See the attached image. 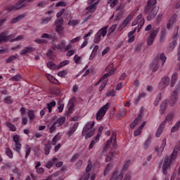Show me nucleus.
Segmentation results:
<instances>
[{"mask_svg": "<svg viewBox=\"0 0 180 180\" xmlns=\"http://www.w3.org/2000/svg\"><path fill=\"white\" fill-rule=\"evenodd\" d=\"M165 146H167V139H164L162 141V144L160 146V147L157 146L155 148V151H157L158 154V153H162V151H164V148H165Z\"/></svg>", "mask_w": 180, "mask_h": 180, "instance_id": "obj_16", "label": "nucleus"}, {"mask_svg": "<svg viewBox=\"0 0 180 180\" xmlns=\"http://www.w3.org/2000/svg\"><path fill=\"white\" fill-rule=\"evenodd\" d=\"M53 123H56V125L58 124V127L63 126V124H64V123H65V117H62L58 118Z\"/></svg>", "mask_w": 180, "mask_h": 180, "instance_id": "obj_22", "label": "nucleus"}, {"mask_svg": "<svg viewBox=\"0 0 180 180\" xmlns=\"http://www.w3.org/2000/svg\"><path fill=\"white\" fill-rule=\"evenodd\" d=\"M101 137V134H98L95 137V139L92 140L90 143V145L89 146V150H92L94 148V146L96 144V140H99V138Z\"/></svg>", "mask_w": 180, "mask_h": 180, "instance_id": "obj_25", "label": "nucleus"}, {"mask_svg": "<svg viewBox=\"0 0 180 180\" xmlns=\"http://www.w3.org/2000/svg\"><path fill=\"white\" fill-rule=\"evenodd\" d=\"M101 35L97 32L95 34L94 41L96 44H98L99 41H101Z\"/></svg>", "mask_w": 180, "mask_h": 180, "instance_id": "obj_45", "label": "nucleus"}, {"mask_svg": "<svg viewBox=\"0 0 180 180\" xmlns=\"http://www.w3.org/2000/svg\"><path fill=\"white\" fill-rule=\"evenodd\" d=\"M155 4H157V0H148L146 6H148V8H154Z\"/></svg>", "mask_w": 180, "mask_h": 180, "instance_id": "obj_41", "label": "nucleus"}, {"mask_svg": "<svg viewBox=\"0 0 180 180\" xmlns=\"http://www.w3.org/2000/svg\"><path fill=\"white\" fill-rule=\"evenodd\" d=\"M160 82L164 84L166 86H168V85H169V77H163Z\"/></svg>", "mask_w": 180, "mask_h": 180, "instance_id": "obj_38", "label": "nucleus"}, {"mask_svg": "<svg viewBox=\"0 0 180 180\" xmlns=\"http://www.w3.org/2000/svg\"><path fill=\"white\" fill-rule=\"evenodd\" d=\"M21 78L22 77H20V75H16L14 77H11V79L12 81H20Z\"/></svg>", "mask_w": 180, "mask_h": 180, "instance_id": "obj_63", "label": "nucleus"}, {"mask_svg": "<svg viewBox=\"0 0 180 180\" xmlns=\"http://www.w3.org/2000/svg\"><path fill=\"white\" fill-rule=\"evenodd\" d=\"M13 102V101L12 100L11 96H7L4 98V103H7L8 105H11V103H12Z\"/></svg>", "mask_w": 180, "mask_h": 180, "instance_id": "obj_49", "label": "nucleus"}, {"mask_svg": "<svg viewBox=\"0 0 180 180\" xmlns=\"http://www.w3.org/2000/svg\"><path fill=\"white\" fill-rule=\"evenodd\" d=\"M19 9H22V7H21L19 1L18 2V4L15 6H11L6 8V11L8 12H12V11H19Z\"/></svg>", "mask_w": 180, "mask_h": 180, "instance_id": "obj_17", "label": "nucleus"}, {"mask_svg": "<svg viewBox=\"0 0 180 180\" xmlns=\"http://www.w3.org/2000/svg\"><path fill=\"white\" fill-rule=\"evenodd\" d=\"M41 37H42V39H53V35L49 34H46V33L43 34L41 35Z\"/></svg>", "mask_w": 180, "mask_h": 180, "instance_id": "obj_59", "label": "nucleus"}, {"mask_svg": "<svg viewBox=\"0 0 180 180\" xmlns=\"http://www.w3.org/2000/svg\"><path fill=\"white\" fill-rule=\"evenodd\" d=\"M23 18H25V14L20 15L16 18H13L11 20V23H18V22H20V20H22Z\"/></svg>", "mask_w": 180, "mask_h": 180, "instance_id": "obj_27", "label": "nucleus"}, {"mask_svg": "<svg viewBox=\"0 0 180 180\" xmlns=\"http://www.w3.org/2000/svg\"><path fill=\"white\" fill-rule=\"evenodd\" d=\"M6 154L9 158H13V153L12 152V150L7 148L6 150Z\"/></svg>", "mask_w": 180, "mask_h": 180, "instance_id": "obj_50", "label": "nucleus"}, {"mask_svg": "<svg viewBox=\"0 0 180 180\" xmlns=\"http://www.w3.org/2000/svg\"><path fill=\"white\" fill-rule=\"evenodd\" d=\"M46 77L47 78V79H49V81H50V82H51L52 84H55V81H57V79H56V78H54L50 74H46Z\"/></svg>", "mask_w": 180, "mask_h": 180, "instance_id": "obj_44", "label": "nucleus"}, {"mask_svg": "<svg viewBox=\"0 0 180 180\" xmlns=\"http://www.w3.org/2000/svg\"><path fill=\"white\" fill-rule=\"evenodd\" d=\"M46 65L50 70H57V65L51 61L49 62Z\"/></svg>", "mask_w": 180, "mask_h": 180, "instance_id": "obj_36", "label": "nucleus"}, {"mask_svg": "<svg viewBox=\"0 0 180 180\" xmlns=\"http://www.w3.org/2000/svg\"><path fill=\"white\" fill-rule=\"evenodd\" d=\"M55 25H64V18H63V17L57 18L55 21Z\"/></svg>", "mask_w": 180, "mask_h": 180, "instance_id": "obj_35", "label": "nucleus"}, {"mask_svg": "<svg viewBox=\"0 0 180 180\" xmlns=\"http://www.w3.org/2000/svg\"><path fill=\"white\" fill-rule=\"evenodd\" d=\"M58 77H61V78H65L67 75V70H63L58 73Z\"/></svg>", "mask_w": 180, "mask_h": 180, "instance_id": "obj_57", "label": "nucleus"}, {"mask_svg": "<svg viewBox=\"0 0 180 180\" xmlns=\"http://www.w3.org/2000/svg\"><path fill=\"white\" fill-rule=\"evenodd\" d=\"M99 2H101V1H98L96 2H95L94 4L89 6L88 7H86V11H92V9H96V6L98 5Z\"/></svg>", "mask_w": 180, "mask_h": 180, "instance_id": "obj_33", "label": "nucleus"}, {"mask_svg": "<svg viewBox=\"0 0 180 180\" xmlns=\"http://www.w3.org/2000/svg\"><path fill=\"white\" fill-rule=\"evenodd\" d=\"M131 18H133V15H129L124 21L120 25V27L118 29V30L120 32H122V30H123V29H124V27H126V26H127V25H129V22H130V20H131Z\"/></svg>", "mask_w": 180, "mask_h": 180, "instance_id": "obj_10", "label": "nucleus"}, {"mask_svg": "<svg viewBox=\"0 0 180 180\" xmlns=\"http://www.w3.org/2000/svg\"><path fill=\"white\" fill-rule=\"evenodd\" d=\"M131 162L130 160H127L122 167V171H126L129 168V167H130Z\"/></svg>", "mask_w": 180, "mask_h": 180, "instance_id": "obj_51", "label": "nucleus"}, {"mask_svg": "<svg viewBox=\"0 0 180 180\" xmlns=\"http://www.w3.org/2000/svg\"><path fill=\"white\" fill-rule=\"evenodd\" d=\"M95 126V122L93 121V122L91 124V122H87L82 130V136H85V139L88 140V139H91L94 134H95V129H94V127Z\"/></svg>", "mask_w": 180, "mask_h": 180, "instance_id": "obj_2", "label": "nucleus"}, {"mask_svg": "<svg viewBox=\"0 0 180 180\" xmlns=\"http://www.w3.org/2000/svg\"><path fill=\"white\" fill-rule=\"evenodd\" d=\"M112 167H113V165L112 164H110V163H109L106 166V167H105V170L103 172L104 176H106V175H108V174H109V171H110V169H112Z\"/></svg>", "mask_w": 180, "mask_h": 180, "instance_id": "obj_29", "label": "nucleus"}, {"mask_svg": "<svg viewBox=\"0 0 180 180\" xmlns=\"http://www.w3.org/2000/svg\"><path fill=\"white\" fill-rule=\"evenodd\" d=\"M20 6H21V9L23 8H26L27 4L30 2H33V0H19L18 1Z\"/></svg>", "mask_w": 180, "mask_h": 180, "instance_id": "obj_24", "label": "nucleus"}, {"mask_svg": "<svg viewBox=\"0 0 180 180\" xmlns=\"http://www.w3.org/2000/svg\"><path fill=\"white\" fill-rule=\"evenodd\" d=\"M174 18H171V19L169 20V22H168L167 25V29H169V27H171V26H174Z\"/></svg>", "mask_w": 180, "mask_h": 180, "instance_id": "obj_62", "label": "nucleus"}, {"mask_svg": "<svg viewBox=\"0 0 180 180\" xmlns=\"http://www.w3.org/2000/svg\"><path fill=\"white\" fill-rule=\"evenodd\" d=\"M116 26H117V25L115 24V25H112L109 28L108 36H110L111 33H113L115 32V30H116Z\"/></svg>", "mask_w": 180, "mask_h": 180, "instance_id": "obj_47", "label": "nucleus"}, {"mask_svg": "<svg viewBox=\"0 0 180 180\" xmlns=\"http://www.w3.org/2000/svg\"><path fill=\"white\" fill-rule=\"evenodd\" d=\"M158 32H160V28L153 29L150 32V36L147 39V46H152L154 40H155V37H157V34H158Z\"/></svg>", "mask_w": 180, "mask_h": 180, "instance_id": "obj_6", "label": "nucleus"}, {"mask_svg": "<svg viewBox=\"0 0 180 180\" xmlns=\"http://www.w3.org/2000/svg\"><path fill=\"white\" fill-rule=\"evenodd\" d=\"M168 106V102L167 101H163L161 104H160V115H164V113L165 112V110H167V107Z\"/></svg>", "mask_w": 180, "mask_h": 180, "instance_id": "obj_19", "label": "nucleus"}, {"mask_svg": "<svg viewBox=\"0 0 180 180\" xmlns=\"http://www.w3.org/2000/svg\"><path fill=\"white\" fill-rule=\"evenodd\" d=\"M123 174H120L119 172H115L113 173L112 177L110 180H122Z\"/></svg>", "mask_w": 180, "mask_h": 180, "instance_id": "obj_18", "label": "nucleus"}, {"mask_svg": "<svg viewBox=\"0 0 180 180\" xmlns=\"http://www.w3.org/2000/svg\"><path fill=\"white\" fill-rule=\"evenodd\" d=\"M145 20L143 18V15L139 14L135 19V20L132 22L131 26H136L138 25V32H140V30L144 25Z\"/></svg>", "mask_w": 180, "mask_h": 180, "instance_id": "obj_7", "label": "nucleus"}, {"mask_svg": "<svg viewBox=\"0 0 180 180\" xmlns=\"http://www.w3.org/2000/svg\"><path fill=\"white\" fill-rule=\"evenodd\" d=\"M27 116H28L30 120H34V117H35V115H34V110H30L27 112Z\"/></svg>", "mask_w": 180, "mask_h": 180, "instance_id": "obj_32", "label": "nucleus"}, {"mask_svg": "<svg viewBox=\"0 0 180 180\" xmlns=\"http://www.w3.org/2000/svg\"><path fill=\"white\" fill-rule=\"evenodd\" d=\"M159 58L160 61H162V65H164V64L165 63V61H167V57L165 56V55L164 53H161L160 58Z\"/></svg>", "mask_w": 180, "mask_h": 180, "instance_id": "obj_56", "label": "nucleus"}, {"mask_svg": "<svg viewBox=\"0 0 180 180\" xmlns=\"http://www.w3.org/2000/svg\"><path fill=\"white\" fill-rule=\"evenodd\" d=\"M113 141H114V142L112 143V147L114 148H117V144H116V133L115 131L112 132L110 139V141H111V143Z\"/></svg>", "mask_w": 180, "mask_h": 180, "instance_id": "obj_23", "label": "nucleus"}, {"mask_svg": "<svg viewBox=\"0 0 180 180\" xmlns=\"http://www.w3.org/2000/svg\"><path fill=\"white\" fill-rule=\"evenodd\" d=\"M70 64V60H65L61 62L57 68V70H59V68H62V67H65V65H68Z\"/></svg>", "mask_w": 180, "mask_h": 180, "instance_id": "obj_39", "label": "nucleus"}, {"mask_svg": "<svg viewBox=\"0 0 180 180\" xmlns=\"http://www.w3.org/2000/svg\"><path fill=\"white\" fill-rule=\"evenodd\" d=\"M108 79L103 81V82L101 84V85L99 87V91L102 92L103 91L104 88L106 86V84H108Z\"/></svg>", "mask_w": 180, "mask_h": 180, "instance_id": "obj_53", "label": "nucleus"}, {"mask_svg": "<svg viewBox=\"0 0 180 180\" xmlns=\"http://www.w3.org/2000/svg\"><path fill=\"white\" fill-rule=\"evenodd\" d=\"M144 13L145 15H148L147 20H153V19H155V16H157V13H158V8L156 7L146 6Z\"/></svg>", "mask_w": 180, "mask_h": 180, "instance_id": "obj_3", "label": "nucleus"}, {"mask_svg": "<svg viewBox=\"0 0 180 180\" xmlns=\"http://www.w3.org/2000/svg\"><path fill=\"white\" fill-rule=\"evenodd\" d=\"M161 98H162V94L159 93L158 94V97L156 98L155 101H154V105L158 106V103H160V101H161Z\"/></svg>", "mask_w": 180, "mask_h": 180, "instance_id": "obj_42", "label": "nucleus"}, {"mask_svg": "<svg viewBox=\"0 0 180 180\" xmlns=\"http://www.w3.org/2000/svg\"><path fill=\"white\" fill-rule=\"evenodd\" d=\"M143 115V112L140 111L139 115H138V117L135 119V120L131 124L130 128L131 129H134V127H136V125L137 124V122H140V120H141L143 119V117H141Z\"/></svg>", "mask_w": 180, "mask_h": 180, "instance_id": "obj_14", "label": "nucleus"}, {"mask_svg": "<svg viewBox=\"0 0 180 180\" xmlns=\"http://www.w3.org/2000/svg\"><path fill=\"white\" fill-rule=\"evenodd\" d=\"M123 180H131V172H128L125 174V176H124Z\"/></svg>", "mask_w": 180, "mask_h": 180, "instance_id": "obj_58", "label": "nucleus"}, {"mask_svg": "<svg viewBox=\"0 0 180 180\" xmlns=\"http://www.w3.org/2000/svg\"><path fill=\"white\" fill-rule=\"evenodd\" d=\"M174 113H173V112L169 113V114L167 115V117H166L165 121H163V122H162V124H164V125L165 126V124L167 123V122H168V123H169V122H172V120H174Z\"/></svg>", "mask_w": 180, "mask_h": 180, "instance_id": "obj_20", "label": "nucleus"}, {"mask_svg": "<svg viewBox=\"0 0 180 180\" xmlns=\"http://www.w3.org/2000/svg\"><path fill=\"white\" fill-rule=\"evenodd\" d=\"M106 96H116V91L111 90L106 94Z\"/></svg>", "mask_w": 180, "mask_h": 180, "instance_id": "obj_64", "label": "nucleus"}, {"mask_svg": "<svg viewBox=\"0 0 180 180\" xmlns=\"http://www.w3.org/2000/svg\"><path fill=\"white\" fill-rule=\"evenodd\" d=\"M164 124H162V123H161V124L160 125V127L158 129L155 136L156 137H160V136H161V134L162 133V130H164Z\"/></svg>", "mask_w": 180, "mask_h": 180, "instance_id": "obj_28", "label": "nucleus"}, {"mask_svg": "<svg viewBox=\"0 0 180 180\" xmlns=\"http://www.w3.org/2000/svg\"><path fill=\"white\" fill-rule=\"evenodd\" d=\"M115 153L113 152H110L108 155H107L106 158H105V162H109V161H112V160H113V155H114Z\"/></svg>", "mask_w": 180, "mask_h": 180, "instance_id": "obj_43", "label": "nucleus"}, {"mask_svg": "<svg viewBox=\"0 0 180 180\" xmlns=\"http://www.w3.org/2000/svg\"><path fill=\"white\" fill-rule=\"evenodd\" d=\"M6 124H7V127L10 129V130L11 131H16V127H15V125H13V124H11V123L8 122Z\"/></svg>", "mask_w": 180, "mask_h": 180, "instance_id": "obj_52", "label": "nucleus"}, {"mask_svg": "<svg viewBox=\"0 0 180 180\" xmlns=\"http://www.w3.org/2000/svg\"><path fill=\"white\" fill-rule=\"evenodd\" d=\"M51 19H53V17H47L45 18H42L41 23V25H47V23L49 22L50 20H51Z\"/></svg>", "mask_w": 180, "mask_h": 180, "instance_id": "obj_40", "label": "nucleus"}, {"mask_svg": "<svg viewBox=\"0 0 180 180\" xmlns=\"http://www.w3.org/2000/svg\"><path fill=\"white\" fill-rule=\"evenodd\" d=\"M171 106H174V103H176L178 102V93L176 91H173V94L171 96V100L169 101Z\"/></svg>", "mask_w": 180, "mask_h": 180, "instance_id": "obj_15", "label": "nucleus"}, {"mask_svg": "<svg viewBox=\"0 0 180 180\" xmlns=\"http://www.w3.org/2000/svg\"><path fill=\"white\" fill-rule=\"evenodd\" d=\"M109 26H105L103 28L100 29L97 32L101 37H105L106 36V33H108V28Z\"/></svg>", "mask_w": 180, "mask_h": 180, "instance_id": "obj_21", "label": "nucleus"}, {"mask_svg": "<svg viewBox=\"0 0 180 180\" xmlns=\"http://www.w3.org/2000/svg\"><path fill=\"white\" fill-rule=\"evenodd\" d=\"M150 142H151V139L149 137L148 138L147 141L144 143V146H143L144 150H147L148 148V146H150Z\"/></svg>", "mask_w": 180, "mask_h": 180, "instance_id": "obj_55", "label": "nucleus"}, {"mask_svg": "<svg viewBox=\"0 0 180 180\" xmlns=\"http://www.w3.org/2000/svg\"><path fill=\"white\" fill-rule=\"evenodd\" d=\"M175 46H176V41L174 40L169 44V51H172V50L175 49Z\"/></svg>", "mask_w": 180, "mask_h": 180, "instance_id": "obj_46", "label": "nucleus"}, {"mask_svg": "<svg viewBox=\"0 0 180 180\" xmlns=\"http://www.w3.org/2000/svg\"><path fill=\"white\" fill-rule=\"evenodd\" d=\"M59 46H60V51H63V50H64V49H65V40H62L60 41V44H59Z\"/></svg>", "mask_w": 180, "mask_h": 180, "instance_id": "obj_60", "label": "nucleus"}, {"mask_svg": "<svg viewBox=\"0 0 180 180\" xmlns=\"http://www.w3.org/2000/svg\"><path fill=\"white\" fill-rule=\"evenodd\" d=\"M58 105H59V106L58 107V112H59V113H61V112H63V110L64 109V104H61L60 103V101H58Z\"/></svg>", "mask_w": 180, "mask_h": 180, "instance_id": "obj_61", "label": "nucleus"}, {"mask_svg": "<svg viewBox=\"0 0 180 180\" xmlns=\"http://www.w3.org/2000/svg\"><path fill=\"white\" fill-rule=\"evenodd\" d=\"M98 50H99V46L96 45L92 51V53L89 57V60H94V57L96 56V53L98 52Z\"/></svg>", "mask_w": 180, "mask_h": 180, "instance_id": "obj_26", "label": "nucleus"}, {"mask_svg": "<svg viewBox=\"0 0 180 180\" xmlns=\"http://www.w3.org/2000/svg\"><path fill=\"white\" fill-rule=\"evenodd\" d=\"M68 25L69 26H77V25H79V20H70L68 22Z\"/></svg>", "mask_w": 180, "mask_h": 180, "instance_id": "obj_34", "label": "nucleus"}, {"mask_svg": "<svg viewBox=\"0 0 180 180\" xmlns=\"http://www.w3.org/2000/svg\"><path fill=\"white\" fill-rule=\"evenodd\" d=\"M64 30L63 25H56V32L58 33V34H61L63 31Z\"/></svg>", "mask_w": 180, "mask_h": 180, "instance_id": "obj_37", "label": "nucleus"}, {"mask_svg": "<svg viewBox=\"0 0 180 180\" xmlns=\"http://www.w3.org/2000/svg\"><path fill=\"white\" fill-rule=\"evenodd\" d=\"M79 123L78 122H75L70 128V130L68 131L67 134L68 136V137H71V136H72V134H74V133H75L77 129H78V126H79Z\"/></svg>", "mask_w": 180, "mask_h": 180, "instance_id": "obj_12", "label": "nucleus"}, {"mask_svg": "<svg viewBox=\"0 0 180 180\" xmlns=\"http://www.w3.org/2000/svg\"><path fill=\"white\" fill-rule=\"evenodd\" d=\"M107 4L110 5V8H115V6L119 4V0H108Z\"/></svg>", "mask_w": 180, "mask_h": 180, "instance_id": "obj_31", "label": "nucleus"}, {"mask_svg": "<svg viewBox=\"0 0 180 180\" xmlns=\"http://www.w3.org/2000/svg\"><path fill=\"white\" fill-rule=\"evenodd\" d=\"M180 150V141L176 145L172 153L169 156L167 155L165 158V161L162 167V171L164 175H167L168 174V168H169V165H171V162L172 160H175L176 158V155H178V151Z\"/></svg>", "mask_w": 180, "mask_h": 180, "instance_id": "obj_1", "label": "nucleus"}, {"mask_svg": "<svg viewBox=\"0 0 180 180\" xmlns=\"http://www.w3.org/2000/svg\"><path fill=\"white\" fill-rule=\"evenodd\" d=\"M25 148L27 150L26 153H25V158H27L29 155H30V151L32 148H30V146L29 145H26Z\"/></svg>", "mask_w": 180, "mask_h": 180, "instance_id": "obj_54", "label": "nucleus"}, {"mask_svg": "<svg viewBox=\"0 0 180 180\" xmlns=\"http://www.w3.org/2000/svg\"><path fill=\"white\" fill-rule=\"evenodd\" d=\"M60 136H58V134H57L53 137L51 143H50V142H48L46 143L45 148H44L45 155H49L50 154V151L51 150V144H52V146H56V144H57V141H58V140H60Z\"/></svg>", "mask_w": 180, "mask_h": 180, "instance_id": "obj_4", "label": "nucleus"}, {"mask_svg": "<svg viewBox=\"0 0 180 180\" xmlns=\"http://www.w3.org/2000/svg\"><path fill=\"white\" fill-rule=\"evenodd\" d=\"M56 130H57V125L55 122H53L49 129V131L50 133H55Z\"/></svg>", "mask_w": 180, "mask_h": 180, "instance_id": "obj_48", "label": "nucleus"}, {"mask_svg": "<svg viewBox=\"0 0 180 180\" xmlns=\"http://www.w3.org/2000/svg\"><path fill=\"white\" fill-rule=\"evenodd\" d=\"M11 39V37L6 35V32H3L0 33V44L1 43H6Z\"/></svg>", "mask_w": 180, "mask_h": 180, "instance_id": "obj_13", "label": "nucleus"}, {"mask_svg": "<svg viewBox=\"0 0 180 180\" xmlns=\"http://www.w3.org/2000/svg\"><path fill=\"white\" fill-rule=\"evenodd\" d=\"M110 106V103H107L97 112L96 117V120H102V119H103V116L106 115V112H108Z\"/></svg>", "mask_w": 180, "mask_h": 180, "instance_id": "obj_5", "label": "nucleus"}, {"mask_svg": "<svg viewBox=\"0 0 180 180\" xmlns=\"http://www.w3.org/2000/svg\"><path fill=\"white\" fill-rule=\"evenodd\" d=\"M18 57H19L18 55L11 56L8 58L6 59V63L7 64H9L10 63H12L13 61H15V60H16V58H18Z\"/></svg>", "mask_w": 180, "mask_h": 180, "instance_id": "obj_30", "label": "nucleus"}, {"mask_svg": "<svg viewBox=\"0 0 180 180\" xmlns=\"http://www.w3.org/2000/svg\"><path fill=\"white\" fill-rule=\"evenodd\" d=\"M33 51H36V48L33 47H25L24 48L21 52H20V54L21 56H25V54H29L30 53H33Z\"/></svg>", "mask_w": 180, "mask_h": 180, "instance_id": "obj_11", "label": "nucleus"}, {"mask_svg": "<svg viewBox=\"0 0 180 180\" xmlns=\"http://www.w3.org/2000/svg\"><path fill=\"white\" fill-rule=\"evenodd\" d=\"M13 140L15 143V150L18 154H20V148H22V144H20V136L15 134L13 137Z\"/></svg>", "mask_w": 180, "mask_h": 180, "instance_id": "obj_8", "label": "nucleus"}, {"mask_svg": "<svg viewBox=\"0 0 180 180\" xmlns=\"http://www.w3.org/2000/svg\"><path fill=\"white\" fill-rule=\"evenodd\" d=\"M160 63H161V60H160V58L156 57L153 60V61L150 65V68L152 70L153 72H155V71H158V69L160 68Z\"/></svg>", "mask_w": 180, "mask_h": 180, "instance_id": "obj_9", "label": "nucleus"}]
</instances>
